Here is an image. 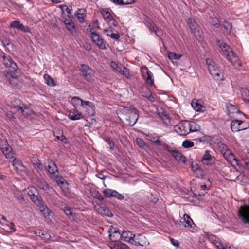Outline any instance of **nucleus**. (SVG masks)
<instances>
[{"instance_id":"1","label":"nucleus","mask_w":249,"mask_h":249,"mask_svg":"<svg viewBox=\"0 0 249 249\" xmlns=\"http://www.w3.org/2000/svg\"><path fill=\"white\" fill-rule=\"evenodd\" d=\"M218 45L221 51L222 55L224 56L233 66H240L239 58L232 50L226 43L219 41Z\"/></svg>"},{"instance_id":"2","label":"nucleus","mask_w":249,"mask_h":249,"mask_svg":"<svg viewBox=\"0 0 249 249\" xmlns=\"http://www.w3.org/2000/svg\"><path fill=\"white\" fill-rule=\"evenodd\" d=\"M90 38L92 41L100 49L102 50L107 49L106 43L104 39L101 37L100 35L94 31L93 28H91L90 30Z\"/></svg>"},{"instance_id":"3","label":"nucleus","mask_w":249,"mask_h":249,"mask_svg":"<svg viewBox=\"0 0 249 249\" xmlns=\"http://www.w3.org/2000/svg\"><path fill=\"white\" fill-rule=\"evenodd\" d=\"M206 62L208 65V69L210 73L215 80H219L220 71L218 65L214 62L209 59H206Z\"/></svg>"},{"instance_id":"4","label":"nucleus","mask_w":249,"mask_h":249,"mask_svg":"<svg viewBox=\"0 0 249 249\" xmlns=\"http://www.w3.org/2000/svg\"><path fill=\"white\" fill-rule=\"evenodd\" d=\"M0 57L3 65L10 68L12 71L18 72L17 65L10 56L2 53L0 54Z\"/></svg>"},{"instance_id":"5","label":"nucleus","mask_w":249,"mask_h":249,"mask_svg":"<svg viewBox=\"0 0 249 249\" xmlns=\"http://www.w3.org/2000/svg\"><path fill=\"white\" fill-rule=\"evenodd\" d=\"M239 218L245 224L249 225V206L240 207L238 210Z\"/></svg>"},{"instance_id":"6","label":"nucleus","mask_w":249,"mask_h":249,"mask_svg":"<svg viewBox=\"0 0 249 249\" xmlns=\"http://www.w3.org/2000/svg\"><path fill=\"white\" fill-rule=\"evenodd\" d=\"M186 22L190 29L192 34L196 37H200L201 36L202 33L200 31V27L194 19L189 18Z\"/></svg>"},{"instance_id":"7","label":"nucleus","mask_w":249,"mask_h":249,"mask_svg":"<svg viewBox=\"0 0 249 249\" xmlns=\"http://www.w3.org/2000/svg\"><path fill=\"white\" fill-rule=\"evenodd\" d=\"M0 149L7 159L14 158V154L12 151V148L8 144L6 140L0 142Z\"/></svg>"},{"instance_id":"8","label":"nucleus","mask_w":249,"mask_h":249,"mask_svg":"<svg viewBox=\"0 0 249 249\" xmlns=\"http://www.w3.org/2000/svg\"><path fill=\"white\" fill-rule=\"evenodd\" d=\"M139 118L138 110L135 108H132L129 110L128 115L126 116V120L128 122L127 124L130 126L134 125Z\"/></svg>"},{"instance_id":"9","label":"nucleus","mask_w":249,"mask_h":249,"mask_svg":"<svg viewBox=\"0 0 249 249\" xmlns=\"http://www.w3.org/2000/svg\"><path fill=\"white\" fill-rule=\"evenodd\" d=\"M103 193L107 198H115L119 200H122L124 198L122 194L115 190L107 188L104 190Z\"/></svg>"},{"instance_id":"10","label":"nucleus","mask_w":249,"mask_h":249,"mask_svg":"<svg viewBox=\"0 0 249 249\" xmlns=\"http://www.w3.org/2000/svg\"><path fill=\"white\" fill-rule=\"evenodd\" d=\"M188 124V121H184L176 125L175 128L177 133L181 136H186L189 133V126Z\"/></svg>"},{"instance_id":"11","label":"nucleus","mask_w":249,"mask_h":249,"mask_svg":"<svg viewBox=\"0 0 249 249\" xmlns=\"http://www.w3.org/2000/svg\"><path fill=\"white\" fill-rule=\"evenodd\" d=\"M79 71L84 79L87 80H89L94 74L93 70L86 64L81 65Z\"/></svg>"},{"instance_id":"12","label":"nucleus","mask_w":249,"mask_h":249,"mask_svg":"<svg viewBox=\"0 0 249 249\" xmlns=\"http://www.w3.org/2000/svg\"><path fill=\"white\" fill-rule=\"evenodd\" d=\"M131 244L135 246H140L143 247L149 245V243L148 242L146 237L144 235L141 234H139L136 235H135L133 238V241H131Z\"/></svg>"},{"instance_id":"13","label":"nucleus","mask_w":249,"mask_h":249,"mask_svg":"<svg viewBox=\"0 0 249 249\" xmlns=\"http://www.w3.org/2000/svg\"><path fill=\"white\" fill-rule=\"evenodd\" d=\"M206 237L208 240L213 244L215 245L218 249H222L223 248V245L221 242L220 241L219 238L216 237L214 235L212 234L210 232L206 233Z\"/></svg>"},{"instance_id":"14","label":"nucleus","mask_w":249,"mask_h":249,"mask_svg":"<svg viewBox=\"0 0 249 249\" xmlns=\"http://www.w3.org/2000/svg\"><path fill=\"white\" fill-rule=\"evenodd\" d=\"M13 165L18 174H20L22 172H25L26 171L25 166L23 164L21 161L17 158H15L14 157Z\"/></svg>"},{"instance_id":"15","label":"nucleus","mask_w":249,"mask_h":249,"mask_svg":"<svg viewBox=\"0 0 249 249\" xmlns=\"http://www.w3.org/2000/svg\"><path fill=\"white\" fill-rule=\"evenodd\" d=\"M144 23L150 31V32L155 33V35L157 36H159L157 34V32L159 31V29L153 22L152 20H151L149 18L146 17L144 18Z\"/></svg>"},{"instance_id":"16","label":"nucleus","mask_w":249,"mask_h":249,"mask_svg":"<svg viewBox=\"0 0 249 249\" xmlns=\"http://www.w3.org/2000/svg\"><path fill=\"white\" fill-rule=\"evenodd\" d=\"M48 165L45 166L48 172L52 176L54 175L56 173H58V168L55 162L50 160H47Z\"/></svg>"},{"instance_id":"17","label":"nucleus","mask_w":249,"mask_h":249,"mask_svg":"<svg viewBox=\"0 0 249 249\" xmlns=\"http://www.w3.org/2000/svg\"><path fill=\"white\" fill-rule=\"evenodd\" d=\"M109 246L110 249H129L128 246L120 241H110Z\"/></svg>"},{"instance_id":"18","label":"nucleus","mask_w":249,"mask_h":249,"mask_svg":"<svg viewBox=\"0 0 249 249\" xmlns=\"http://www.w3.org/2000/svg\"><path fill=\"white\" fill-rule=\"evenodd\" d=\"M135 234H133L131 231H123L121 234V240L124 242H129L131 243V241H133Z\"/></svg>"},{"instance_id":"19","label":"nucleus","mask_w":249,"mask_h":249,"mask_svg":"<svg viewBox=\"0 0 249 249\" xmlns=\"http://www.w3.org/2000/svg\"><path fill=\"white\" fill-rule=\"evenodd\" d=\"M13 105L17 111H20L24 115H25L24 114L25 109L28 108L27 106L21 103L19 99H16Z\"/></svg>"},{"instance_id":"20","label":"nucleus","mask_w":249,"mask_h":249,"mask_svg":"<svg viewBox=\"0 0 249 249\" xmlns=\"http://www.w3.org/2000/svg\"><path fill=\"white\" fill-rule=\"evenodd\" d=\"M102 14L104 17V18L107 22L110 23L115 26L117 25L116 21L113 19L112 16L108 11L103 10L102 12Z\"/></svg>"},{"instance_id":"21","label":"nucleus","mask_w":249,"mask_h":249,"mask_svg":"<svg viewBox=\"0 0 249 249\" xmlns=\"http://www.w3.org/2000/svg\"><path fill=\"white\" fill-rule=\"evenodd\" d=\"M80 105L83 108H85L86 109H88V108H89L91 109L90 113H89V115L92 116L94 114V109L95 107L92 102L88 101H85L82 100H81V103Z\"/></svg>"},{"instance_id":"22","label":"nucleus","mask_w":249,"mask_h":249,"mask_svg":"<svg viewBox=\"0 0 249 249\" xmlns=\"http://www.w3.org/2000/svg\"><path fill=\"white\" fill-rule=\"evenodd\" d=\"M68 116L71 120H77L84 118L82 113L76 109L70 111Z\"/></svg>"},{"instance_id":"23","label":"nucleus","mask_w":249,"mask_h":249,"mask_svg":"<svg viewBox=\"0 0 249 249\" xmlns=\"http://www.w3.org/2000/svg\"><path fill=\"white\" fill-rule=\"evenodd\" d=\"M31 161L34 165L35 169L41 171L43 170V166L40 162L37 155H33L31 158Z\"/></svg>"},{"instance_id":"24","label":"nucleus","mask_w":249,"mask_h":249,"mask_svg":"<svg viewBox=\"0 0 249 249\" xmlns=\"http://www.w3.org/2000/svg\"><path fill=\"white\" fill-rule=\"evenodd\" d=\"M40 211L42 213L43 216L46 218H49L52 213L51 211L46 206L43 205V203L40 206L38 207Z\"/></svg>"},{"instance_id":"25","label":"nucleus","mask_w":249,"mask_h":249,"mask_svg":"<svg viewBox=\"0 0 249 249\" xmlns=\"http://www.w3.org/2000/svg\"><path fill=\"white\" fill-rule=\"evenodd\" d=\"M240 120H241L234 119L231 121L230 126L233 132L240 131Z\"/></svg>"},{"instance_id":"26","label":"nucleus","mask_w":249,"mask_h":249,"mask_svg":"<svg viewBox=\"0 0 249 249\" xmlns=\"http://www.w3.org/2000/svg\"><path fill=\"white\" fill-rule=\"evenodd\" d=\"M98 212L102 215L112 217V214L109 209L105 206H100L98 210Z\"/></svg>"},{"instance_id":"27","label":"nucleus","mask_w":249,"mask_h":249,"mask_svg":"<svg viewBox=\"0 0 249 249\" xmlns=\"http://www.w3.org/2000/svg\"><path fill=\"white\" fill-rule=\"evenodd\" d=\"M171 155L176 160L178 161H182L183 162H185V157H184L178 150L174 149V150L172 151Z\"/></svg>"},{"instance_id":"28","label":"nucleus","mask_w":249,"mask_h":249,"mask_svg":"<svg viewBox=\"0 0 249 249\" xmlns=\"http://www.w3.org/2000/svg\"><path fill=\"white\" fill-rule=\"evenodd\" d=\"M35 234L45 241L49 240L51 238L50 235L45 231L38 230L35 231Z\"/></svg>"},{"instance_id":"29","label":"nucleus","mask_w":249,"mask_h":249,"mask_svg":"<svg viewBox=\"0 0 249 249\" xmlns=\"http://www.w3.org/2000/svg\"><path fill=\"white\" fill-rule=\"evenodd\" d=\"M191 106L196 111H203L202 110L204 107L202 106L198 100L193 99L191 102Z\"/></svg>"},{"instance_id":"30","label":"nucleus","mask_w":249,"mask_h":249,"mask_svg":"<svg viewBox=\"0 0 249 249\" xmlns=\"http://www.w3.org/2000/svg\"><path fill=\"white\" fill-rule=\"evenodd\" d=\"M18 72L15 71L16 73L15 75H13L8 81L9 83L12 86H16L18 84V77L20 75L21 73L20 70L18 69ZM14 72L13 71H12Z\"/></svg>"},{"instance_id":"31","label":"nucleus","mask_w":249,"mask_h":249,"mask_svg":"<svg viewBox=\"0 0 249 249\" xmlns=\"http://www.w3.org/2000/svg\"><path fill=\"white\" fill-rule=\"evenodd\" d=\"M109 236L111 241H119L121 239V234L119 230H114L112 233L109 234Z\"/></svg>"},{"instance_id":"32","label":"nucleus","mask_w":249,"mask_h":249,"mask_svg":"<svg viewBox=\"0 0 249 249\" xmlns=\"http://www.w3.org/2000/svg\"><path fill=\"white\" fill-rule=\"evenodd\" d=\"M190 132L199 131L200 129V125L194 122L188 121Z\"/></svg>"},{"instance_id":"33","label":"nucleus","mask_w":249,"mask_h":249,"mask_svg":"<svg viewBox=\"0 0 249 249\" xmlns=\"http://www.w3.org/2000/svg\"><path fill=\"white\" fill-rule=\"evenodd\" d=\"M146 75L143 74V77L147 84L152 85L154 84V79L153 78V73L150 71H146Z\"/></svg>"},{"instance_id":"34","label":"nucleus","mask_w":249,"mask_h":249,"mask_svg":"<svg viewBox=\"0 0 249 249\" xmlns=\"http://www.w3.org/2000/svg\"><path fill=\"white\" fill-rule=\"evenodd\" d=\"M30 198L37 207L43 204L42 198L41 196L39 195V193L35 194Z\"/></svg>"},{"instance_id":"35","label":"nucleus","mask_w":249,"mask_h":249,"mask_svg":"<svg viewBox=\"0 0 249 249\" xmlns=\"http://www.w3.org/2000/svg\"><path fill=\"white\" fill-rule=\"evenodd\" d=\"M110 1L118 5H127L134 2L133 0H110Z\"/></svg>"},{"instance_id":"36","label":"nucleus","mask_w":249,"mask_h":249,"mask_svg":"<svg viewBox=\"0 0 249 249\" xmlns=\"http://www.w3.org/2000/svg\"><path fill=\"white\" fill-rule=\"evenodd\" d=\"M44 79L45 80V83L50 86H55V84L53 79L48 74H45L43 76Z\"/></svg>"},{"instance_id":"37","label":"nucleus","mask_w":249,"mask_h":249,"mask_svg":"<svg viewBox=\"0 0 249 249\" xmlns=\"http://www.w3.org/2000/svg\"><path fill=\"white\" fill-rule=\"evenodd\" d=\"M64 23L67 29L69 31L72 32L75 29V26L71 20L66 19Z\"/></svg>"},{"instance_id":"38","label":"nucleus","mask_w":249,"mask_h":249,"mask_svg":"<svg viewBox=\"0 0 249 249\" xmlns=\"http://www.w3.org/2000/svg\"><path fill=\"white\" fill-rule=\"evenodd\" d=\"M168 55L169 59L172 61H173L174 59L179 60L181 56L180 54H177L173 52H169ZM172 62L174 63V61H172Z\"/></svg>"},{"instance_id":"39","label":"nucleus","mask_w":249,"mask_h":249,"mask_svg":"<svg viewBox=\"0 0 249 249\" xmlns=\"http://www.w3.org/2000/svg\"><path fill=\"white\" fill-rule=\"evenodd\" d=\"M21 24L22 23L20 21L15 20L10 23L9 27L10 28H15L19 30Z\"/></svg>"},{"instance_id":"40","label":"nucleus","mask_w":249,"mask_h":249,"mask_svg":"<svg viewBox=\"0 0 249 249\" xmlns=\"http://www.w3.org/2000/svg\"><path fill=\"white\" fill-rule=\"evenodd\" d=\"M64 212L65 213L69 216H73L74 215V213L73 209L68 206H64V207L63 209Z\"/></svg>"},{"instance_id":"41","label":"nucleus","mask_w":249,"mask_h":249,"mask_svg":"<svg viewBox=\"0 0 249 249\" xmlns=\"http://www.w3.org/2000/svg\"><path fill=\"white\" fill-rule=\"evenodd\" d=\"M213 157L210 154V152L208 150H206L204 154L203 155L202 160V161H210Z\"/></svg>"},{"instance_id":"42","label":"nucleus","mask_w":249,"mask_h":249,"mask_svg":"<svg viewBox=\"0 0 249 249\" xmlns=\"http://www.w3.org/2000/svg\"><path fill=\"white\" fill-rule=\"evenodd\" d=\"M184 217H185V225L187 227L191 228L192 227V224L194 223L192 219L190 218V217L186 214H184Z\"/></svg>"},{"instance_id":"43","label":"nucleus","mask_w":249,"mask_h":249,"mask_svg":"<svg viewBox=\"0 0 249 249\" xmlns=\"http://www.w3.org/2000/svg\"><path fill=\"white\" fill-rule=\"evenodd\" d=\"M219 148L222 152H225L224 153H227L228 154L231 153V151L228 149L227 145L224 143H220L219 144Z\"/></svg>"},{"instance_id":"44","label":"nucleus","mask_w":249,"mask_h":249,"mask_svg":"<svg viewBox=\"0 0 249 249\" xmlns=\"http://www.w3.org/2000/svg\"><path fill=\"white\" fill-rule=\"evenodd\" d=\"M194 142L189 140H185L183 142L182 146L185 148H189L194 146Z\"/></svg>"},{"instance_id":"45","label":"nucleus","mask_w":249,"mask_h":249,"mask_svg":"<svg viewBox=\"0 0 249 249\" xmlns=\"http://www.w3.org/2000/svg\"><path fill=\"white\" fill-rule=\"evenodd\" d=\"M53 178H55L56 181L59 184L61 183V184H64L65 179L64 178L61 177L59 176L58 174H54L53 175Z\"/></svg>"},{"instance_id":"46","label":"nucleus","mask_w":249,"mask_h":249,"mask_svg":"<svg viewBox=\"0 0 249 249\" xmlns=\"http://www.w3.org/2000/svg\"><path fill=\"white\" fill-rule=\"evenodd\" d=\"M28 194L31 198L35 194H38V192L36 188L31 187L28 188Z\"/></svg>"},{"instance_id":"47","label":"nucleus","mask_w":249,"mask_h":249,"mask_svg":"<svg viewBox=\"0 0 249 249\" xmlns=\"http://www.w3.org/2000/svg\"><path fill=\"white\" fill-rule=\"evenodd\" d=\"M240 131L245 130L249 128V124L248 123L242 120H240Z\"/></svg>"},{"instance_id":"48","label":"nucleus","mask_w":249,"mask_h":249,"mask_svg":"<svg viewBox=\"0 0 249 249\" xmlns=\"http://www.w3.org/2000/svg\"><path fill=\"white\" fill-rule=\"evenodd\" d=\"M3 73L5 77L9 80L13 75H15L16 73L12 71L11 70H10V71L7 70L4 71Z\"/></svg>"},{"instance_id":"49","label":"nucleus","mask_w":249,"mask_h":249,"mask_svg":"<svg viewBox=\"0 0 249 249\" xmlns=\"http://www.w3.org/2000/svg\"><path fill=\"white\" fill-rule=\"evenodd\" d=\"M200 189L201 192H199L198 194H196V195L198 196H203L206 193V191L207 190V187L205 184L201 185L200 186Z\"/></svg>"},{"instance_id":"50","label":"nucleus","mask_w":249,"mask_h":249,"mask_svg":"<svg viewBox=\"0 0 249 249\" xmlns=\"http://www.w3.org/2000/svg\"><path fill=\"white\" fill-rule=\"evenodd\" d=\"M93 196L95 197L96 198H97L98 199L100 200V201H103L104 200V197L102 196V195L101 194V193L98 191H94L92 193Z\"/></svg>"},{"instance_id":"51","label":"nucleus","mask_w":249,"mask_h":249,"mask_svg":"<svg viewBox=\"0 0 249 249\" xmlns=\"http://www.w3.org/2000/svg\"><path fill=\"white\" fill-rule=\"evenodd\" d=\"M185 217H184V215H183V218H182V220H176L174 221V223L176 225H178L179 227H187L186 226H185Z\"/></svg>"},{"instance_id":"52","label":"nucleus","mask_w":249,"mask_h":249,"mask_svg":"<svg viewBox=\"0 0 249 249\" xmlns=\"http://www.w3.org/2000/svg\"><path fill=\"white\" fill-rule=\"evenodd\" d=\"M105 142L108 144L109 148L111 150H113L114 148V144L113 142V141L111 140V139L110 138H106L105 139Z\"/></svg>"},{"instance_id":"53","label":"nucleus","mask_w":249,"mask_h":249,"mask_svg":"<svg viewBox=\"0 0 249 249\" xmlns=\"http://www.w3.org/2000/svg\"><path fill=\"white\" fill-rule=\"evenodd\" d=\"M159 114L161 118L165 122V123H167V121L168 122H170V119L168 116L166 114L164 111H162L161 113H159Z\"/></svg>"},{"instance_id":"54","label":"nucleus","mask_w":249,"mask_h":249,"mask_svg":"<svg viewBox=\"0 0 249 249\" xmlns=\"http://www.w3.org/2000/svg\"><path fill=\"white\" fill-rule=\"evenodd\" d=\"M211 23L213 24V25L216 28H219L220 27V23L216 18H211Z\"/></svg>"},{"instance_id":"55","label":"nucleus","mask_w":249,"mask_h":249,"mask_svg":"<svg viewBox=\"0 0 249 249\" xmlns=\"http://www.w3.org/2000/svg\"><path fill=\"white\" fill-rule=\"evenodd\" d=\"M71 100L73 105H74V106H75V105H78L79 102L81 103V100H82L79 97L75 96L72 98Z\"/></svg>"},{"instance_id":"56","label":"nucleus","mask_w":249,"mask_h":249,"mask_svg":"<svg viewBox=\"0 0 249 249\" xmlns=\"http://www.w3.org/2000/svg\"><path fill=\"white\" fill-rule=\"evenodd\" d=\"M19 30L24 32V33H31V29L29 27L26 26H24L22 23L21 25V27L20 28Z\"/></svg>"},{"instance_id":"57","label":"nucleus","mask_w":249,"mask_h":249,"mask_svg":"<svg viewBox=\"0 0 249 249\" xmlns=\"http://www.w3.org/2000/svg\"><path fill=\"white\" fill-rule=\"evenodd\" d=\"M111 67H112V68L114 70H116V71L119 72H121V68H119L117 65V64L114 62H111Z\"/></svg>"},{"instance_id":"58","label":"nucleus","mask_w":249,"mask_h":249,"mask_svg":"<svg viewBox=\"0 0 249 249\" xmlns=\"http://www.w3.org/2000/svg\"><path fill=\"white\" fill-rule=\"evenodd\" d=\"M106 36H110L111 38H113V39H116V40H118L120 38V36L118 34H116V33H111V34H109V33H107V34H106Z\"/></svg>"},{"instance_id":"59","label":"nucleus","mask_w":249,"mask_h":249,"mask_svg":"<svg viewBox=\"0 0 249 249\" xmlns=\"http://www.w3.org/2000/svg\"><path fill=\"white\" fill-rule=\"evenodd\" d=\"M136 142L137 144L140 147H143L145 146V144L144 141L141 138H138L136 139Z\"/></svg>"},{"instance_id":"60","label":"nucleus","mask_w":249,"mask_h":249,"mask_svg":"<svg viewBox=\"0 0 249 249\" xmlns=\"http://www.w3.org/2000/svg\"><path fill=\"white\" fill-rule=\"evenodd\" d=\"M79 11H80V10H79L77 12V17L79 22L82 23L84 21V16L83 14H80L79 13Z\"/></svg>"},{"instance_id":"61","label":"nucleus","mask_w":249,"mask_h":249,"mask_svg":"<svg viewBox=\"0 0 249 249\" xmlns=\"http://www.w3.org/2000/svg\"><path fill=\"white\" fill-rule=\"evenodd\" d=\"M39 186L40 188H42L44 190H47L49 188V185L45 181L41 182L40 184L39 185Z\"/></svg>"},{"instance_id":"62","label":"nucleus","mask_w":249,"mask_h":249,"mask_svg":"<svg viewBox=\"0 0 249 249\" xmlns=\"http://www.w3.org/2000/svg\"><path fill=\"white\" fill-rule=\"evenodd\" d=\"M162 147L164 149L167 150L171 154L172 153V151L174 150L170 146L165 143L163 144Z\"/></svg>"},{"instance_id":"63","label":"nucleus","mask_w":249,"mask_h":249,"mask_svg":"<svg viewBox=\"0 0 249 249\" xmlns=\"http://www.w3.org/2000/svg\"><path fill=\"white\" fill-rule=\"evenodd\" d=\"M243 161L244 162V164L245 165V167L249 170V159L245 158L243 159Z\"/></svg>"},{"instance_id":"64","label":"nucleus","mask_w":249,"mask_h":249,"mask_svg":"<svg viewBox=\"0 0 249 249\" xmlns=\"http://www.w3.org/2000/svg\"><path fill=\"white\" fill-rule=\"evenodd\" d=\"M242 95L245 96L248 98V99H249V90L247 89H244L242 91Z\"/></svg>"}]
</instances>
